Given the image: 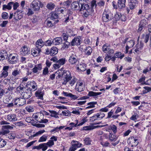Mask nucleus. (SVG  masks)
I'll list each match as a JSON object with an SVG mask.
<instances>
[{
  "label": "nucleus",
  "instance_id": "obj_1",
  "mask_svg": "<svg viewBox=\"0 0 151 151\" xmlns=\"http://www.w3.org/2000/svg\"><path fill=\"white\" fill-rule=\"evenodd\" d=\"M95 4L92 3L90 7V6L88 4H85L81 5V11L83 10V15L85 17H88L93 16L94 15L93 6Z\"/></svg>",
  "mask_w": 151,
  "mask_h": 151
},
{
  "label": "nucleus",
  "instance_id": "obj_2",
  "mask_svg": "<svg viewBox=\"0 0 151 151\" xmlns=\"http://www.w3.org/2000/svg\"><path fill=\"white\" fill-rule=\"evenodd\" d=\"M30 6L34 11L37 12L40 10V7L43 6V5L40 1L34 0L31 3Z\"/></svg>",
  "mask_w": 151,
  "mask_h": 151
},
{
  "label": "nucleus",
  "instance_id": "obj_3",
  "mask_svg": "<svg viewBox=\"0 0 151 151\" xmlns=\"http://www.w3.org/2000/svg\"><path fill=\"white\" fill-rule=\"evenodd\" d=\"M62 79L64 81L62 83L63 84L66 85L72 78L70 72L68 70H64L62 74Z\"/></svg>",
  "mask_w": 151,
  "mask_h": 151
},
{
  "label": "nucleus",
  "instance_id": "obj_4",
  "mask_svg": "<svg viewBox=\"0 0 151 151\" xmlns=\"http://www.w3.org/2000/svg\"><path fill=\"white\" fill-rule=\"evenodd\" d=\"M112 14L108 10H105L103 14L102 20L107 22L112 19L113 18Z\"/></svg>",
  "mask_w": 151,
  "mask_h": 151
},
{
  "label": "nucleus",
  "instance_id": "obj_5",
  "mask_svg": "<svg viewBox=\"0 0 151 151\" xmlns=\"http://www.w3.org/2000/svg\"><path fill=\"white\" fill-rule=\"evenodd\" d=\"M127 142L128 144L132 147L137 146L139 143L138 139L133 137H129Z\"/></svg>",
  "mask_w": 151,
  "mask_h": 151
},
{
  "label": "nucleus",
  "instance_id": "obj_6",
  "mask_svg": "<svg viewBox=\"0 0 151 151\" xmlns=\"http://www.w3.org/2000/svg\"><path fill=\"white\" fill-rule=\"evenodd\" d=\"M30 49L27 46H24L22 47L20 49V53L22 55H27L30 54Z\"/></svg>",
  "mask_w": 151,
  "mask_h": 151
},
{
  "label": "nucleus",
  "instance_id": "obj_7",
  "mask_svg": "<svg viewBox=\"0 0 151 151\" xmlns=\"http://www.w3.org/2000/svg\"><path fill=\"white\" fill-rule=\"evenodd\" d=\"M14 105L19 106H22L26 103V101L24 99L22 98H17L14 100Z\"/></svg>",
  "mask_w": 151,
  "mask_h": 151
},
{
  "label": "nucleus",
  "instance_id": "obj_8",
  "mask_svg": "<svg viewBox=\"0 0 151 151\" xmlns=\"http://www.w3.org/2000/svg\"><path fill=\"white\" fill-rule=\"evenodd\" d=\"M148 24V21L147 19H144L140 21L139 24L138 32H140L143 29L146 27Z\"/></svg>",
  "mask_w": 151,
  "mask_h": 151
},
{
  "label": "nucleus",
  "instance_id": "obj_9",
  "mask_svg": "<svg viewBox=\"0 0 151 151\" xmlns=\"http://www.w3.org/2000/svg\"><path fill=\"white\" fill-rule=\"evenodd\" d=\"M31 89L30 88L26 90L25 91L22 92L21 95L23 99H28L32 96Z\"/></svg>",
  "mask_w": 151,
  "mask_h": 151
},
{
  "label": "nucleus",
  "instance_id": "obj_10",
  "mask_svg": "<svg viewBox=\"0 0 151 151\" xmlns=\"http://www.w3.org/2000/svg\"><path fill=\"white\" fill-rule=\"evenodd\" d=\"M81 37L78 36L75 37L70 42V44L72 46L78 45H80L81 42Z\"/></svg>",
  "mask_w": 151,
  "mask_h": 151
},
{
  "label": "nucleus",
  "instance_id": "obj_11",
  "mask_svg": "<svg viewBox=\"0 0 151 151\" xmlns=\"http://www.w3.org/2000/svg\"><path fill=\"white\" fill-rule=\"evenodd\" d=\"M78 58L75 54H72L69 57V61L72 65L76 64L78 61Z\"/></svg>",
  "mask_w": 151,
  "mask_h": 151
},
{
  "label": "nucleus",
  "instance_id": "obj_12",
  "mask_svg": "<svg viewBox=\"0 0 151 151\" xmlns=\"http://www.w3.org/2000/svg\"><path fill=\"white\" fill-rule=\"evenodd\" d=\"M18 10L16 12H15L14 15V19L17 20L21 19L22 17V12H23L22 11H20Z\"/></svg>",
  "mask_w": 151,
  "mask_h": 151
},
{
  "label": "nucleus",
  "instance_id": "obj_13",
  "mask_svg": "<svg viewBox=\"0 0 151 151\" xmlns=\"http://www.w3.org/2000/svg\"><path fill=\"white\" fill-rule=\"evenodd\" d=\"M1 125L6 124L7 125H3L2 126V129H12L13 127L9 125H7L9 124V123L5 121H2L0 122Z\"/></svg>",
  "mask_w": 151,
  "mask_h": 151
},
{
  "label": "nucleus",
  "instance_id": "obj_14",
  "mask_svg": "<svg viewBox=\"0 0 151 151\" xmlns=\"http://www.w3.org/2000/svg\"><path fill=\"white\" fill-rule=\"evenodd\" d=\"M135 41L132 40H130L128 38H126L123 41L124 44L127 43V46L130 47H132L134 45Z\"/></svg>",
  "mask_w": 151,
  "mask_h": 151
},
{
  "label": "nucleus",
  "instance_id": "obj_15",
  "mask_svg": "<svg viewBox=\"0 0 151 151\" xmlns=\"http://www.w3.org/2000/svg\"><path fill=\"white\" fill-rule=\"evenodd\" d=\"M17 57L14 56L12 54H10L8 56V61L10 63H15L17 62Z\"/></svg>",
  "mask_w": 151,
  "mask_h": 151
},
{
  "label": "nucleus",
  "instance_id": "obj_16",
  "mask_svg": "<svg viewBox=\"0 0 151 151\" xmlns=\"http://www.w3.org/2000/svg\"><path fill=\"white\" fill-rule=\"evenodd\" d=\"M55 23V22L53 20L52 21H50L46 19L45 22V26L47 27L53 28L54 27V25Z\"/></svg>",
  "mask_w": 151,
  "mask_h": 151
},
{
  "label": "nucleus",
  "instance_id": "obj_17",
  "mask_svg": "<svg viewBox=\"0 0 151 151\" xmlns=\"http://www.w3.org/2000/svg\"><path fill=\"white\" fill-rule=\"evenodd\" d=\"M6 119L11 122H14L17 120V118L16 114H10L6 116Z\"/></svg>",
  "mask_w": 151,
  "mask_h": 151
},
{
  "label": "nucleus",
  "instance_id": "obj_18",
  "mask_svg": "<svg viewBox=\"0 0 151 151\" xmlns=\"http://www.w3.org/2000/svg\"><path fill=\"white\" fill-rule=\"evenodd\" d=\"M85 89V86L82 83L78 82L76 84L75 89L78 92H81Z\"/></svg>",
  "mask_w": 151,
  "mask_h": 151
},
{
  "label": "nucleus",
  "instance_id": "obj_19",
  "mask_svg": "<svg viewBox=\"0 0 151 151\" xmlns=\"http://www.w3.org/2000/svg\"><path fill=\"white\" fill-rule=\"evenodd\" d=\"M8 57V54L6 51L1 50L0 51V60H3L6 59Z\"/></svg>",
  "mask_w": 151,
  "mask_h": 151
},
{
  "label": "nucleus",
  "instance_id": "obj_20",
  "mask_svg": "<svg viewBox=\"0 0 151 151\" xmlns=\"http://www.w3.org/2000/svg\"><path fill=\"white\" fill-rule=\"evenodd\" d=\"M138 1L137 0H131L129 4L130 9H133L137 7Z\"/></svg>",
  "mask_w": 151,
  "mask_h": 151
},
{
  "label": "nucleus",
  "instance_id": "obj_21",
  "mask_svg": "<svg viewBox=\"0 0 151 151\" xmlns=\"http://www.w3.org/2000/svg\"><path fill=\"white\" fill-rule=\"evenodd\" d=\"M71 7L72 9L77 10L79 11H81V9L80 7L79 4L76 1L73 2L71 4Z\"/></svg>",
  "mask_w": 151,
  "mask_h": 151
},
{
  "label": "nucleus",
  "instance_id": "obj_22",
  "mask_svg": "<svg viewBox=\"0 0 151 151\" xmlns=\"http://www.w3.org/2000/svg\"><path fill=\"white\" fill-rule=\"evenodd\" d=\"M45 42L42 39H40L37 40L36 42V46L37 48L40 49L44 46Z\"/></svg>",
  "mask_w": 151,
  "mask_h": 151
},
{
  "label": "nucleus",
  "instance_id": "obj_23",
  "mask_svg": "<svg viewBox=\"0 0 151 151\" xmlns=\"http://www.w3.org/2000/svg\"><path fill=\"white\" fill-rule=\"evenodd\" d=\"M53 44L55 45H60L62 43L63 40L61 37H57L52 40Z\"/></svg>",
  "mask_w": 151,
  "mask_h": 151
},
{
  "label": "nucleus",
  "instance_id": "obj_24",
  "mask_svg": "<svg viewBox=\"0 0 151 151\" xmlns=\"http://www.w3.org/2000/svg\"><path fill=\"white\" fill-rule=\"evenodd\" d=\"M42 69V65L41 64H39L35 65V67L32 69V70L34 73H37L39 71L41 70Z\"/></svg>",
  "mask_w": 151,
  "mask_h": 151
},
{
  "label": "nucleus",
  "instance_id": "obj_25",
  "mask_svg": "<svg viewBox=\"0 0 151 151\" xmlns=\"http://www.w3.org/2000/svg\"><path fill=\"white\" fill-rule=\"evenodd\" d=\"M41 51V50L36 47L34 49H32L31 50V53L32 55L34 57H36L39 55V53Z\"/></svg>",
  "mask_w": 151,
  "mask_h": 151
},
{
  "label": "nucleus",
  "instance_id": "obj_26",
  "mask_svg": "<svg viewBox=\"0 0 151 151\" xmlns=\"http://www.w3.org/2000/svg\"><path fill=\"white\" fill-rule=\"evenodd\" d=\"M13 4V2H10L8 3L7 5L4 4L3 6L2 9L4 10H5L6 9L10 10L12 7V6Z\"/></svg>",
  "mask_w": 151,
  "mask_h": 151
},
{
  "label": "nucleus",
  "instance_id": "obj_27",
  "mask_svg": "<svg viewBox=\"0 0 151 151\" xmlns=\"http://www.w3.org/2000/svg\"><path fill=\"white\" fill-rule=\"evenodd\" d=\"M35 96L39 99H43V93L41 90H38L35 93Z\"/></svg>",
  "mask_w": 151,
  "mask_h": 151
},
{
  "label": "nucleus",
  "instance_id": "obj_28",
  "mask_svg": "<svg viewBox=\"0 0 151 151\" xmlns=\"http://www.w3.org/2000/svg\"><path fill=\"white\" fill-rule=\"evenodd\" d=\"M126 0H119L118 6L119 9H122L125 7Z\"/></svg>",
  "mask_w": 151,
  "mask_h": 151
},
{
  "label": "nucleus",
  "instance_id": "obj_29",
  "mask_svg": "<svg viewBox=\"0 0 151 151\" xmlns=\"http://www.w3.org/2000/svg\"><path fill=\"white\" fill-rule=\"evenodd\" d=\"M110 47V45L107 43H105L104 44L102 47V50L105 53L108 52V51L109 50Z\"/></svg>",
  "mask_w": 151,
  "mask_h": 151
},
{
  "label": "nucleus",
  "instance_id": "obj_30",
  "mask_svg": "<svg viewBox=\"0 0 151 151\" xmlns=\"http://www.w3.org/2000/svg\"><path fill=\"white\" fill-rule=\"evenodd\" d=\"M109 140L111 142L115 141L118 138V137H116L115 134H112V132L109 133Z\"/></svg>",
  "mask_w": 151,
  "mask_h": 151
},
{
  "label": "nucleus",
  "instance_id": "obj_31",
  "mask_svg": "<svg viewBox=\"0 0 151 151\" xmlns=\"http://www.w3.org/2000/svg\"><path fill=\"white\" fill-rule=\"evenodd\" d=\"M76 68L78 71H83L86 70V68H85V65L83 63L78 64L76 66Z\"/></svg>",
  "mask_w": 151,
  "mask_h": 151
},
{
  "label": "nucleus",
  "instance_id": "obj_32",
  "mask_svg": "<svg viewBox=\"0 0 151 151\" xmlns=\"http://www.w3.org/2000/svg\"><path fill=\"white\" fill-rule=\"evenodd\" d=\"M30 85L32 89L35 91L37 89V84L34 81H32L31 82H28L27 83V85Z\"/></svg>",
  "mask_w": 151,
  "mask_h": 151
},
{
  "label": "nucleus",
  "instance_id": "obj_33",
  "mask_svg": "<svg viewBox=\"0 0 151 151\" xmlns=\"http://www.w3.org/2000/svg\"><path fill=\"white\" fill-rule=\"evenodd\" d=\"M58 52V49L55 47H52L50 50V55L53 56L56 54Z\"/></svg>",
  "mask_w": 151,
  "mask_h": 151
},
{
  "label": "nucleus",
  "instance_id": "obj_34",
  "mask_svg": "<svg viewBox=\"0 0 151 151\" xmlns=\"http://www.w3.org/2000/svg\"><path fill=\"white\" fill-rule=\"evenodd\" d=\"M84 52L86 55H90L92 52V49L90 46L86 47L84 49Z\"/></svg>",
  "mask_w": 151,
  "mask_h": 151
},
{
  "label": "nucleus",
  "instance_id": "obj_35",
  "mask_svg": "<svg viewBox=\"0 0 151 151\" xmlns=\"http://www.w3.org/2000/svg\"><path fill=\"white\" fill-rule=\"evenodd\" d=\"M142 39L145 43L148 42L149 39L150 35L149 34H143L142 35Z\"/></svg>",
  "mask_w": 151,
  "mask_h": 151
},
{
  "label": "nucleus",
  "instance_id": "obj_36",
  "mask_svg": "<svg viewBox=\"0 0 151 151\" xmlns=\"http://www.w3.org/2000/svg\"><path fill=\"white\" fill-rule=\"evenodd\" d=\"M65 11H66L65 8L64 7H60L56 9L55 11L59 15L60 14H63Z\"/></svg>",
  "mask_w": 151,
  "mask_h": 151
},
{
  "label": "nucleus",
  "instance_id": "obj_37",
  "mask_svg": "<svg viewBox=\"0 0 151 151\" xmlns=\"http://www.w3.org/2000/svg\"><path fill=\"white\" fill-rule=\"evenodd\" d=\"M139 37L138 38L137 42H138V43L136 44V47H137L138 49L142 50L144 44L141 41L140 42V43H139Z\"/></svg>",
  "mask_w": 151,
  "mask_h": 151
},
{
  "label": "nucleus",
  "instance_id": "obj_38",
  "mask_svg": "<svg viewBox=\"0 0 151 151\" xmlns=\"http://www.w3.org/2000/svg\"><path fill=\"white\" fill-rule=\"evenodd\" d=\"M59 17V15L55 11L51 14V16L50 19L52 20H53V19H58Z\"/></svg>",
  "mask_w": 151,
  "mask_h": 151
},
{
  "label": "nucleus",
  "instance_id": "obj_39",
  "mask_svg": "<svg viewBox=\"0 0 151 151\" xmlns=\"http://www.w3.org/2000/svg\"><path fill=\"white\" fill-rule=\"evenodd\" d=\"M101 94V92H95L92 91H90L89 92L88 96H95L100 95Z\"/></svg>",
  "mask_w": 151,
  "mask_h": 151
},
{
  "label": "nucleus",
  "instance_id": "obj_40",
  "mask_svg": "<svg viewBox=\"0 0 151 151\" xmlns=\"http://www.w3.org/2000/svg\"><path fill=\"white\" fill-rule=\"evenodd\" d=\"M97 102H91L88 103L87 105H89L86 108V109H89L95 107V105L97 104Z\"/></svg>",
  "mask_w": 151,
  "mask_h": 151
},
{
  "label": "nucleus",
  "instance_id": "obj_41",
  "mask_svg": "<svg viewBox=\"0 0 151 151\" xmlns=\"http://www.w3.org/2000/svg\"><path fill=\"white\" fill-rule=\"evenodd\" d=\"M49 111L50 113V116L55 118H58V116H57L58 114L56 111L50 110H49Z\"/></svg>",
  "mask_w": 151,
  "mask_h": 151
},
{
  "label": "nucleus",
  "instance_id": "obj_42",
  "mask_svg": "<svg viewBox=\"0 0 151 151\" xmlns=\"http://www.w3.org/2000/svg\"><path fill=\"white\" fill-rule=\"evenodd\" d=\"M64 127V126H61L59 127H57L55 128H54L53 129L51 130L50 132L51 133L53 132H54V133H55L56 132H58L60 130L63 129Z\"/></svg>",
  "mask_w": 151,
  "mask_h": 151
},
{
  "label": "nucleus",
  "instance_id": "obj_43",
  "mask_svg": "<svg viewBox=\"0 0 151 151\" xmlns=\"http://www.w3.org/2000/svg\"><path fill=\"white\" fill-rule=\"evenodd\" d=\"M26 110L29 112H32L34 110V109L33 106H27L25 107Z\"/></svg>",
  "mask_w": 151,
  "mask_h": 151
},
{
  "label": "nucleus",
  "instance_id": "obj_44",
  "mask_svg": "<svg viewBox=\"0 0 151 151\" xmlns=\"http://www.w3.org/2000/svg\"><path fill=\"white\" fill-rule=\"evenodd\" d=\"M98 119H99L98 117V115L97 114H95L94 115L92 116L90 118V120L91 122H93Z\"/></svg>",
  "mask_w": 151,
  "mask_h": 151
},
{
  "label": "nucleus",
  "instance_id": "obj_45",
  "mask_svg": "<svg viewBox=\"0 0 151 151\" xmlns=\"http://www.w3.org/2000/svg\"><path fill=\"white\" fill-rule=\"evenodd\" d=\"M37 114L38 115V119H37V121L39 123V121L41 122L42 119H44L43 114L42 113L39 112L37 113Z\"/></svg>",
  "mask_w": 151,
  "mask_h": 151
},
{
  "label": "nucleus",
  "instance_id": "obj_46",
  "mask_svg": "<svg viewBox=\"0 0 151 151\" xmlns=\"http://www.w3.org/2000/svg\"><path fill=\"white\" fill-rule=\"evenodd\" d=\"M6 142L2 139H0V148H2L6 145Z\"/></svg>",
  "mask_w": 151,
  "mask_h": 151
},
{
  "label": "nucleus",
  "instance_id": "obj_47",
  "mask_svg": "<svg viewBox=\"0 0 151 151\" xmlns=\"http://www.w3.org/2000/svg\"><path fill=\"white\" fill-rule=\"evenodd\" d=\"M47 139V136L46 135H43L38 140L39 142L45 141Z\"/></svg>",
  "mask_w": 151,
  "mask_h": 151
},
{
  "label": "nucleus",
  "instance_id": "obj_48",
  "mask_svg": "<svg viewBox=\"0 0 151 151\" xmlns=\"http://www.w3.org/2000/svg\"><path fill=\"white\" fill-rule=\"evenodd\" d=\"M72 142L74 143L73 145L75 147H77V148L81 147L82 145V144L78 141L73 140Z\"/></svg>",
  "mask_w": 151,
  "mask_h": 151
},
{
  "label": "nucleus",
  "instance_id": "obj_49",
  "mask_svg": "<svg viewBox=\"0 0 151 151\" xmlns=\"http://www.w3.org/2000/svg\"><path fill=\"white\" fill-rule=\"evenodd\" d=\"M70 43L67 41H65V42L63 43L62 45V47L63 49H67L68 48V46L70 45Z\"/></svg>",
  "mask_w": 151,
  "mask_h": 151
},
{
  "label": "nucleus",
  "instance_id": "obj_50",
  "mask_svg": "<svg viewBox=\"0 0 151 151\" xmlns=\"http://www.w3.org/2000/svg\"><path fill=\"white\" fill-rule=\"evenodd\" d=\"M111 130L114 133V134H115L117 132V127L114 124L112 125H110V128Z\"/></svg>",
  "mask_w": 151,
  "mask_h": 151
},
{
  "label": "nucleus",
  "instance_id": "obj_51",
  "mask_svg": "<svg viewBox=\"0 0 151 151\" xmlns=\"http://www.w3.org/2000/svg\"><path fill=\"white\" fill-rule=\"evenodd\" d=\"M46 7L49 9L52 10L54 8L55 5L53 4L49 3L47 5Z\"/></svg>",
  "mask_w": 151,
  "mask_h": 151
},
{
  "label": "nucleus",
  "instance_id": "obj_52",
  "mask_svg": "<svg viewBox=\"0 0 151 151\" xmlns=\"http://www.w3.org/2000/svg\"><path fill=\"white\" fill-rule=\"evenodd\" d=\"M115 55L118 58L122 59L124 57V54H122L121 52H117L115 53Z\"/></svg>",
  "mask_w": 151,
  "mask_h": 151
},
{
  "label": "nucleus",
  "instance_id": "obj_53",
  "mask_svg": "<svg viewBox=\"0 0 151 151\" xmlns=\"http://www.w3.org/2000/svg\"><path fill=\"white\" fill-rule=\"evenodd\" d=\"M85 143L86 145H89L91 144V140L89 137L86 138L83 140Z\"/></svg>",
  "mask_w": 151,
  "mask_h": 151
},
{
  "label": "nucleus",
  "instance_id": "obj_54",
  "mask_svg": "<svg viewBox=\"0 0 151 151\" xmlns=\"http://www.w3.org/2000/svg\"><path fill=\"white\" fill-rule=\"evenodd\" d=\"M66 33L68 34L69 37L74 36L75 34H74L73 31L70 29H68Z\"/></svg>",
  "mask_w": 151,
  "mask_h": 151
},
{
  "label": "nucleus",
  "instance_id": "obj_55",
  "mask_svg": "<svg viewBox=\"0 0 151 151\" xmlns=\"http://www.w3.org/2000/svg\"><path fill=\"white\" fill-rule=\"evenodd\" d=\"M24 88V87L23 85L20 84V85L17 88L16 90L18 92L20 93Z\"/></svg>",
  "mask_w": 151,
  "mask_h": 151
},
{
  "label": "nucleus",
  "instance_id": "obj_56",
  "mask_svg": "<svg viewBox=\"0 0 151 151\" xmlns=\"http://www.w3.org/2000/svg\"><path fill=\"white\" fill-rule=\"evenodd\" d=\"M65 58H63L60 59L59 60H58L57 62L59 63L60 65H64L65 63Z\"/></svg>",
  "mask_w": 151,
  "mask_h": 151
},
{
  "label": "nucleus",
  "instance_id": "obj_57",
  "mask_svg": "<svg viewBox=\"0 0 151 151\" xmlns=\"http://www.w3.org/2000/svg\"><path fill=\"white\" fill-rule=\"evenodd\" d=\"M49 73L48 68L47 67H45L43 70L42 75L45 76Z\"/></svg>",
  "mask_w": 151,
  "mask_h": 151
},
{
  "label": "nucleus",
  "instance_id": "obj_58",
  "mask_svg": "<svg viewBox=\"0 0 151 151\" xmlns=\"http://www.w3.org/2000/svg\"><path fill=\"white\" fill-rule=\"evenodd\" d=\"M32 22L33 23H36L39 20L38 17L35 16H34L32 19Z\"/></svg>",
  "mask_w": 151,
  "mask_h": 151
},
{
  "label": "nucleus",
  "instance_id": "obj_59",
  "mask_svg": "<svg viewBox=\"0 0 151 151\" xmlns=\"http://www.w3.org/2000/svg\"><path fill=\"white\" fill-rule=\"evenodd\" d=\"M2 18L4 19H6L8 18V14L6 12H4L1 14Z\"/></svg>",
  "mask_w": 151,
  "mask_h": 151
},
{
  "label": "nucleus",
  "instance_id": "obj_60",
  "mask_svg": "<svg viewBox=\"0 0 151 151\" xmlns=\"http://www.w3.org/2000/svg\"><path fill=\"white\" fill-rule=\"evenodd\" d=\"M93 129V125H90L83 127V130H91Z\"/></svg>",
  "mask_w": 151,
  "mask_h": 151
},
{
  "label": "nucleus",
  "instance_id": "obj_61",
  "mask_svg": "<svg viewBox=\"0 0 151 151\" xmlns=\"http://www.w3.org/2000/svg\"><path fill=\"white\" fill-rule=\"evenodd\" d=\"M62 37H63V40L65 41H67L69 36L68 35L67 33H63L62 35Z\"/></svg>",
  "mask_w": 151,
  "mask_h": 151
},
{
  "label": "nucleus",
  "instance_id": "obj_62",
  "mask_svg": "<svg viewBox=\"0 0 151 151\" xmlns=\"http://www.w3.org/2000/svg\"><path fill=\"white\" fill-rule=\"evenodd\" d=\"M53 43V42H52V40H48L45 42L44 45L46 46H50L51 44Z\"/></svg>",
  "mask_w": 151,
  "mask_h": 151
},
{
  "label": "nucleus",
  "instance_id": "obj_63",
  "mask_svg": "<svg viewBox=\"0 0 151 151\" xmlns=\"http://www.w3.org/2000/svg\"><path fill=\"white\" fill-rule=\"evenodd\" d=\"M97 114L98 115V117H99V119H101L103 118L105 116V115L104 113L101 112H99Z\"/></svg>",
  "mask_w": 151,
  "mask_h": 151
},
{
  "label": "nucleus",
  "instance_id": "obj_64",
  "mask_svg": "<svg viewBox=\"0 0 151 151\" xmlns=\"http://www.w3.org/2000/svg\"><path fill=\"white\" fill-rule=\"evenodd\" d=\"M41 145H42L41 148L42 151H45L47 149V147L45 143L41 144Z\"/></svg>",
  "mask_w": 151,
  "mask_h": 151
}]
</instances>
